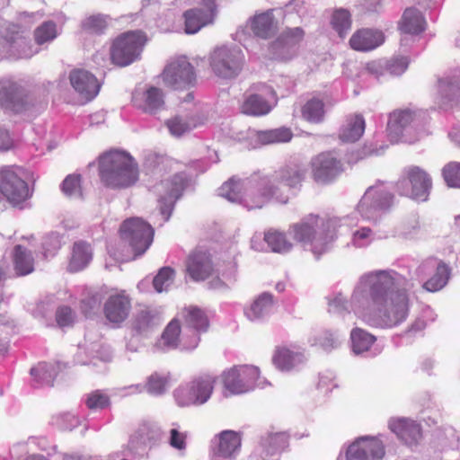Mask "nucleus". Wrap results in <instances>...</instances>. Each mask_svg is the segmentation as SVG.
I'll return each instance as SVG.
<instances>
[{"label": "nucleus", "instance_id": "nucleus-1", "mask_svg": "<svg viewBox=\"0 0 460 460\" xmlns=\"http://www.w3.org/2000/svg\"><path fill=\"white\" fill-rule=\"evenodd\" d=\"M367 298L372 302L377 319L386 327L397 325L408 315L409 297L395 273L378 270L363 275L351 299L361 304Z\"/></svg>", "mask_w": 460, "mask_h": 460}, {"label": "nucleus", "instance_id": "nucleus-2", "mask_svg": "<svg viewBox=\"0 0 460 460\" xmlns=\"http://www.w3.org/2000/svg\"><path fill=\"white\" fill-rule=\"evenodd\" d=\"M293 239L315 256L327 251L334 237V225L329 218L309 215L289 228Z\"/></svg>", "mask_w": 460, "mask_h": 460}, {"label": "nucleus", "instance_id": "nucleus-3", "mask_svg": "<svg viewBox=\"0 0 460 460\" xmlns=\"http://www.w3.org/2000/svg\"><path fill=\"white\" fill-rule=\"evenodd\" d=\"M102 181L113 189L128 188L138 180V168L128 154L114 151L105 154L100 160Z\"/></svg>", "mask_w": 460, "mask_h": 460}, {"label": "nucleus", "instance_id": "nucleus-4", "mask_svg": "<svg viewBox=\"0 0 460 460\" xmlns=\"http://www.w3.org/2000/svg\"><path fill=\"white\" fill-rule=\"evenodd\" d=\"M146 41V34L140 31L119 36L111 47V63L120 67L132 64L140 58Z\"/></svg>", "mask_w": 460, "mask_h": 460}, {"label": "nucleus", "instance_id": "nucleus-5", "mask_svg": "<svg viewBox=\"0 0 460 460\" xmlns=\"http://www.w3.org/2000/svg\"><path fill=\"white\" fill-rule=\"evenodd\" d=\"M154 228L139 217H132L123 222L120 226L121 239L130 247L136 258L144 254L154 239Z\"/></svg>", "mask_w": 460, "mask_h": 460}, {"label": "nucleus", "instance_id": "nucleus-6", "mask_svg": "<svg viewBox=\"0 0 460 460\" xmlns=\"http://www.w3.org/2000/svg\"><path fill=\"white\" fill-rule=\"evenodd\" d=\"M209 61L212 71L217 76L230 79L241 72L244 58L239 48L222 46L214 49L210 54Z\"/></svg>", "mask_w": 460, "mask_h": 460}, {"label": "nucleus", "instance_id": "nucleus-7", "mask_svg": "<svg viewBox=\"0 0 460 460\" xmlns=\"http://www.w3.org/2000/svg\"><path fill=\"white\" fill-rule=\"evenodd\" d=\"M260 370L254 366L230 368L222 375L225 388L233 394L246 393L255 386Z\"/></svg>", "mask_w": 460, "mask_h": 460}, {"label": "nucleus", "instance_id": "nucleus-8", "mask_svg": "<svg viewBox=\"0 0 460 460\" xmlns=\"http://www.w3.org/2000/svg\"><path fill=\"white\" fill-rule=\"evenodd\" d=\"M0 191L13 206L22 203L31 196L26 181L9 167L0 170Z\"/></svg>", "mask_w": 460, "mask_h": 460}, {"label": "nucleus", "instance_id": "nucleus-9", "mask_svg": "<svg viewBox=\"0 0 460 460\" xmlns=\"http://www.w3.org/2000/svg\"><path fill=\"white\" fill-rule=\"evenodd\" d=\"M162 78L165 84L181 89L192 85L196 75L192 65L185 57H181L171 61L164 67Z\"/></svg>", "mask_w": 460, "mask_h": 460}, {"label": "nucleus", "instance_id": "nucleus-10", "mask_svg": "<svg viewBox=\"0 0 460 460\" xmlns=\"http://www.w3.org/2000/svg\"><path fill=\"white\" fill-rule=\"evenodd\" d=\"M185 188V180L181 174H175L172 178L163 181L155 187L159 195L160 212L164 220L167 221L171 216L175 201L181 196Z\"/></svg>", "mask_w": 460, "mask_h": 460}, {"label": "nucleus", "instance_id": "nucleus-11", "mask_svg": "<svg viewBox=\"0 0 460 460\" xmlns=\"http://www.w3.org/2000/svg\"><path fill=\"white\" fill-rule=\"evenodd\" d=\"M385 446L376 437H360L352 442L346 452L347 460H381Z\"/></svg>", "mask_w": 460, "mask_h": 460}, {"label": "nucleus", "instance_id": "nucleus-12", "mask_svg": "<svg viewBox=\"0 0 460 460\" xmlns=\"http://www.w3.org/2000/svg\"><path fill=\"white\" fill-rule=\"evenodd\" d=\"M393 196L369 187L358 205V211L367 219H376L377 212L387 209L392 204Z\"/></svg>", "mask_w": 460, "mask_h": 460}, {"label": "nucleus", "instance_id": "nucleus-13", "mask_svg": "<svg viewBox=\"0 0 460 460\" xmlns=\"http://www.w3.org/2000/svg\"><path fill=\"white\" fill-rule=\"evenodd\" d=\"M28 103V93L25 88L10 80L0 81L1 107L19 112Z\"/></svg>", "mask_w": 460, "mask_h": 460}, {"label": "nucleus", "instance_id": "nucleus-14", "mask_svg": "<svg viewBox=\"0 0 460 460\" xmlns=\"http://www.w3.org/2000/svg\"><path fill=\"white\" fill-rule=\"evenodd\" d=\"M313 177L320 183H328L342 171V164L331 153H322L312 160Z\"/></svg>", "mask_w": 460, "mask_h": 460}, {"label": "nucleus", "instance_id": "nucleus-15", "mask_svg": "<svg viewBox=\"0 0 460 460\" xmlns=\"http://www.w3.org/2000/svg\"><path fill=\"white\" fill-rule=\"evenodd\" d=\"M217 14L215 0H202V8L185 12V31L196 33L201 27L211 23Z\"/></svg>", "mask_w": 460, "mask_h": 460}, {"label": "nucleus", "instance_id": "nucleus-16", "mask_svg": "<svg viewBox=\"0 0 460 460\" xmlns=\"http://www.w3.org/2000/svg\"><path fill=\"white\" fill-rule=\"evenodd\" d=\"M72 87L84 102H90L98 94L101 84L97 78L88 71L78 69L69 75Z\"/></svg>", "mask_w": 460, "mask_h": 460}, {"label": "nucleus", "instance_id": "nucleus-17", "mask_svg": "<svg viewBox=\"0 0 460 460\" xmlns=\"http://www.w3.org/2000/svg\"><path fill=\"white\" fill-rule=\"evenodd\" d=\"M247 25L254 36L267 40L274 36L279 29V22L273 15V10L270 9L252 16Z\"/></svg>", "mask_w": 460, "mask_h": 460}, {"label": "nucleus", "instance_id": "nucleus-18", "mask_svg": "<svg viewBox=\"0 0 460 460\" xmlns=\"http://www.w3.org/2000/svg\"><path fill=\"white\" fill-rule=\"evenodd\" d=\"M187 272L195 280H204L211 276L214 266L210 254L205 251H195L187 261Z\"/></svg>", "mask_w": 460, "mask_h": 460}, {"label": "nucleus", "instance_id": "nucleus-19", "mask_svg": "<svg viewBox=\"0 0 460 460\" xmlns=\"http://www.w3.org/2000/svg\"><path fill=\"white\" fill-rule=\"evenodd\" d=\"M402 183L411 184V190L405 191V195L413 199L426 200L431 188V179L419 167L409 170L408 179Z\"/></svg>", "mask_w": 460, "mask_h": 460}, {"label": "nucleus", "instance_id": "nucleus-20", "mask_svg": "<svg viewBox=\"0 0 460 460\" xmlns=\"http://www.w3.org/2000/svg\"><path fill=\"white\" fill-rule=\"evenodd\" d=\"M389 429L410 446L418 444L422 437L420 424L409 419H393L389 421Z\"/></svg>", "mask_w": 460, "mask_h": 460}, {"label": "nucleus", "instance_id": "nucleus-21", "mask_svg": "<svg viewBox=\"0 0 460 460\" xmlns=\"http://www.w3.org/2000/svg\"><path fill=\"white\" fill-rule=\"evenodd\" d=\"M241 447V437L234 430H224L215 438L214 453L224 458H233Z\"/></svg>", "mask_w": 460, "mask_h": 460}, {"label": "nucleus", "instance_id": "nucleus-22", "mask_svg": "<svg viewBox=\"0 0 460 460\" xmlns=\"http://www.w3.org/2000/svg\"><path fill=\"white\" fill-rule=\"evenodd\" d=\"M385 40L382 31L372 29L357 31L349 40L351 48L358 51H368L380 46Z\"/></svg>", "mask_w": 460, "mask_h": 460}, {"label": "nucleus", "instance_id": "nucleus-23", "mask_svg": "<svg viewBox=\"0 0 460 460\" xmlns=\"http://www.w3.org/2000/svg\"><path fill=\"white\" fill-rule=\"evenodd\" d=\"M160 324V313L156 309L151 307L140 309L136 314L132 323L133 330L140 335H147Z\"/></svg>", "mask_w": 460, "mask_h": 460}, {"label": "nucleus", "instance_id": "nucleus-24", "mask_svg": "<svg viewBox=\"0 0 460 460\" xmlns=\"http://www.w3.org/2000/svg\"><path fill=\"white\" fill-rule=\"evenodd\" d=\"M129 309V300L121 295L110 296L104 305L105 316L112 323L123 322L128 317Z\"/></svg>", "mask_w": 460, "mask_h": 460}, {"label": "nucleus", "instance_id": "nucleus-25", "mask_svg": "<svg viewBox=\"0 0 460 460\" xmlns=\"http://www.w3.org/2000/svg\"><path fill=\"white\" fill-rule=\"evenodd\" d=\"M412 119V113L408 110L395 111L390 114L387 132L391 142L397 143L401 139L403 130L411 124Z\"/></svg>", "mask_w": 460, "mask_h": 460}, {"label": "nucleus", "instance_id": "nucleus-26", "mask_svg": "<svg viewBox=\"0 0 460 460\" xmlns=\"http://www.w3.org/2000/svg\"><path fill=\"white\" fill-rule=\"evenodd\" d=\"M425 26L426 22L421 13L412 7L405 9L399 23L400 31L411 35H417L424 31Z\"/></svg>", "mask_w": 460, "mask_h": 460}, {"label": "nucleus", "instance_id": "nucleus-27", "mask_svg": "<svg viewBox=\"0 0 460 460\" xmlns=\"http://www.w3.org/2000/svg\"><path fill=\"white\" fill-rule=\"evenodd\" d=\"M13 262L17 276H25L34 270V258L31 252L20 244L13 248Z\"/></svg>", "mask_w": 460, "mask_h": 460}, {"label": "nucleus", "instance_id": "nucleus-28", "mask_svg": "<svg viewBox=\"0 0 460 460\" xmlns=\"http://www.w3.org/2000/svg\"><path fill=\"white\" fill-rule=\"evenodd\" d=\"M252 137H255L260 145H270L285 143L291 140L293 134L288 128H279L264 131H252Z\"/></svg>", "mask_w": 460, "mask_h": 460}, {"label": "nucleus", "instance_id": "nucleus-29", "mask_svg": "<svg viewBox=\"0 0 460 460\" xmlns=\"http://www.w3.org/2000/svg\"><path fill=\"white\" fill-rule=\"evenodd\" d=\"M304 362V355L281 348L276 350L273 356L274 365L282 371H289Z\"/></svg>", "mask_w": 460, "mask_h": 460}, {"label": "nucleus", "instance_id": "nucleus-30", "mask_svg": "<svg viewBox=\"0 0 460 460\" xmlns=\"http://www.w3.org/2000/svg\"><path fill=\"white\" fill-rule=\"evenodd\" d=\"M93 252L90 245L84 242L74 244L72 256L68 265L70 271H79L88 265L92 260Z\"/></svg>", "mask_w": 460, "mask_h": 460}, {"label": "nucleus", "instance_id": "nucleus-31", "mask_svg": "<svg viewBox=\"0 0 460 460\" xmlns=\"http://www.w3.org/2000/svg\"><path fill=\"white\" fill-rule=\"evenodd\" d=\"M270 110L269 102L256 93L246 96L241 106L242 112L251 116L266 115Z\"/></svg>", "mask_w": 460, "mask_h": 460}, {"label": "nucleus", "instance_id": "nucleus-32", "mask_svg": "<svg viewBox=\"0 0 460 460\" xmlns=\"http://www.w3.org/2000/svg\"><path fill=\"white\" fill-rule=\"evenodd\" d=\"M215 382L216 378L208 375L199 376L188 384L194 394L198 396V404H203L210 398Z\"/></svg>", "mask_w": 460, "mask_h": 460}, {"label": "nucleus", "instance_id": "nucleus-33", "mask_svg": "<svg viewBox=\"0 0 460 460\" xmlns=\"http://www.w3.org/2000/svg\"><path fill=\"white\" fill-rule=\"evenodd\" d=\"M198 124V119L189 115H176L166 122L170 133L175 137H181L190 131L192 128H196Z\"/></svg>", "mask_w": 460, "mask_h": 460}, {"label": "nucleus", "instance_id": "nucleus-34", "mask_svg": "<svg viewBox=\"0 0 460 460\" xmlns=\"http://www.w3.org/2000/svg\"><path fill=\"white\" fill-rule=\"evenodd\" d=\"M365 130V120L361 115H356L347 120L342 128L340 138L343 142H355L360 138Z\"/></svg>", "mask_w": 460, "mask_h": 460}, {"label": "nucleus", "instance_id": "nucleus-35", "mask_svg": "<svg viewBox=\"0 0 460 460\" xmlns=\"http://www.w3.org/2000/svg\"><path fill=\"white\" fill-rule=\"evenodd\" d=\"M288 444V437L285 433L270 434L262 438L261 447L263 458L275 456L281 452Z\"/></svg>", "mask_w": 460, "mask_h": 460}, {"label": "nucleus", "instance_id": "nucleus-36", "mask_svg": "<svg viewBox=\"0 0 460 460\" xmlns=\"http://www.w3.org/2000/svg\"><path fill=\"white\" fill-rule=\"evenodd\" d=\"M264 241L270 247L273 252L284 253L289 252L293 244L286 234L276 229H270L264 234Z\"/></svg>", "mask_w": 460, "mask_h": 460}, {"label": "nucleus", "instance_id": "nucleus-37", "mask_svg": "<svg viewBox=\"0 0 460 460\" xmlns=\"http://www.w3.org/2000/svg\"><path fill=\"white\" fill-rule=\"evenodd\" d=\"M350 340L352 350L355 354H361L367 351L376 341V337L360 328L351 331Z\"/></svg>", "mask_w": 460, "mask_h": 460}, {"label": "nucleus", "instance_id": "nucleus-38", "mask_svg": "<svg viewBox=\"0 0 460 460\" xmlns=\"http://www.w3.org/2000/svg\"><path fill=\"white\" fill-rule=\"evenodd\" d=\"M181 315L185 323L197 331L205 332L208 329V322L204 313L196 306L185 307Z\"/></svg>", "mask_w": 460, "mask_h": 460}, {"label": "nucleus", "instance_id": "nucleus-39", "mask_svg": "<svg viewBox=\"0 0 460 460\" xmlns=\"http://www.w3.org/2000/svg\"><path fill=\"white\" fill-rule=\"evenodd\" d=\"M243 183L234 177L226 181L218 190L219 196L233 203L243 201Z\"/></svg>", "mask_w": 460, "mask_h": 460}, {"label": "nucleus", "instance_id": "nucleus-40", "mask_svg": "<svg viewBox=\"0 0 460 460\" xmlns=\"http://www.w3.org/2000/svg\"><path fill=\"white\" fill-rule=\"evenodd\" d=\"M58 374V366L51 363L42 362L31 369V375L39 383L52 385Z\"/></svg>", "mask_w": 460, "mask_h": 460}, {"label": "nucleus", "instance_id": "nucleus-41", "mask_svg": "<svg viewBox=\"0 0 460 460\" xmlns=\"http://www.w3.org/2000/svg\"><path fill=\"white\" fill-rule=\"evenodd\" d=\"M164 105V93L157 87H150L146 92L144 110L148 113H155Z\"/></svg>", "mask_w": 460, "mask_h": 460}, {"label": "nucleus", "instance_id": "nucleus-42", "mask_svg": "<svg viewBox=\"0 0 460 460\" xmlns=\"http://www.w3.org/2000/svg\"><path fill=\"white\" fill-rule=\"evenodd\" d=\"M449 279V270L445 263H439L432 278L426 281L423 287L431 292L440 290L446 286Z\"/></svg>", "mask_w": 460, "mask_h": 460}, {"label": "nucleus", "instance_id": "nucleus-43", "mask_svg": "<svg viewBox=\"0 0 460 460\" xmlns=\"http://www.w3.org/2000/svg\"><path fill=\"white\" fill-rule=\"evenodd\" d=\"M332 24L341 38H343L351 27V17L348 10L341 8L334 11Z\"/></svg>", "mask_w": 460, "mask_h": 460}, {"label": "nucleus", "instance_id": "nucleus-44", "mask_svg": "<svg viewBox=\"0 0 460 460\" xmlns=\"http://www.w3.org/2000/svg\"><path fill=\"white\" fill-rule=\"evenodd\" d=\"M440 93L449 101L460 96V82L456 76H446L438 80Z\"/></svg>", "mask_w": 460, "mask_h": 460}, {"label": "nucleus", "instance_id": "nucleus-45", "mask_svg": "<svg viewBox=\"0 0 460 460\" xmlns=\"http://www.w3.org/2000/svg\"><path fill=\"white\" fill-rule=\"evenodd\" d=\"M304 37V31L301 28L288 29L285 31L279 38L273 43L272 47L275 49L279 48H289L302 40Z\"/></svg>", "mask_w": 460, "mask_h": 460}, {"label": "nucleus", "instance_id": "nucleus-46", "mask_svg": "<svg viewBox=\"0 0 460 460\" xmlns=\"http://www.w3.org/2000/svg\"><path fill=\"white\" fill-rule=\"evenodd\" d=\"M181 326L178 320L173 319L163 332L161 342L167 349H175L179 345Z\"/></svg>", "mask_w": 460, "mask_h": 460}, {"label": "nucleus", "instance_id": "nucleus-47", "mask_svg": "<svg viewBox=\"0 0 460 460\" xmlns=\"http://www.w3.org/2000/svg\"><path fill=\"white\" fill-rule=\"evenodd\" d=\"M323 103L320 100L313 99L307 102L303 109V118L310 122H320L323 118Z\"/></svg>", "mask_w": 460, "mask_h": 460}, {"label": "nucleus", "instance_id": "nucleus-48", "mask_svg": "<svg viewBox=\"0 0 460 460\" xmlns=\"http://www.w3.org/2000/svg\"><path fill=\"white\" fill-rule=\"evenodd\" d=\"M305 172L297 167H287L281 169L277 175V180L287 186L296 187L304 179Z\"/></svg>", "mask_w": 460, "mask_h": 460}, {"label": "nucleus", "instance_id": "nucleus-49", "mask_svg": "<svg viewBox=\"0 0 460 460\" xmlns=\"http://www.w3.org/2000/svg\"><path fill=\"white\" fill-rule=\"evenodd\" d=\"M277 187L273 182H268L265 186L261 190V194L259 198L255 200L251 199V200H245L244 206L249 209L261 208L264 206V204L273 196L277 194Z\"/></svg>", "mask_w": 460, "mask_h": 460}, {"label": "nucleus", "instance_id": "nucleus-50", "mask_svg": "<svg viewBox=\"0 0 460 460\" xmlns=\"http://www.w3.org/2000/svg\"><path fill=\"white\" fill-rule=\"evenodd\" d=\"M271 296L268 293H263L251 305L250 308L246 311V315L252 320L260 318L271 305Z\"/></svg>", "mask_w": 460, "mask_h": 460}, {"label": "nucleus", "instance_id": "nucleus-51", "mask_svg": "<svg viewBox=\"0 0 460 460\" xmlns=\"http://www.w3.org/2000/svg\"><path fill=\"white\" fill-rule=\"evenodd\" d=\"M107 27L106 16L102 14H93L85 18L82 22V28L93 34H101Z\"/></svg>", "mask_w": 460, "mask_h": 460}, {"label": "nucleus", "instance_id": "nucleus-52", "mask_svg": "<svg viewBox=\"0 0 460 460\" xmlns=\"http://www.w3.org/2000/svg\"><path fill=\"white\" fill-rule=\"evenodd\" d=\"M173 396L176 403L180 407H188L190 405H199L198 396L194 394L193 390L190 388L189 385L180 386L173 392Z\"/></svg>", "mask_w": 460, "mask_h": 460}, {"label": "nucleus", "instance_id": "nucleus-53", "mask_svg": "<svg viewBox=\"0 0 460 460\" xmlns=\"http://www.w3.org/2000/svg\"><path fill=\"white\" fill-rule=\"evenodd\" d=\"M442 173L448 187L460 188V163L447 164L443 168Z\"/></svg>", "mask_w": 460, "mask_h": 460}, {"label": "nucleus", "instance_id": "nucleus-54", "mask_svg": "<svg viewBox=\"0 0 460 460\" xmlns=\"http://www.w3.org/2000/svg\"><path fill=\"white\" fill-rule=\"evenodd\" d=\"M62 190L68 197L81 198L82 189L80 175H68L62 183Z\"/></svg>", "mask_w": 460, "mask_h": 460}, {"label": "nucleus", "instance_id": "nucleus-55", "mask_svg": "<svg viewBox=\"0 0 460 460\" xmlns=\"http://www.w3.org/2000/svg\"><path fill=\"white\" fill-rule=\"evenodd\" d=\"M34 36L38 44H43L54 40L57 37L56 24L52 22H44L37 28Z\"/></svg>", "mask_w": 460, "mask_h": 460}, {"label": "nucleus", "instance_id": "nucleus-56", "mask_svg": "<svg viewBox=\"0 0 460 460\" xmlns=\"http://www.w3.org/2000/svg\"><path fill=\"white\" fill-rule=\"evenodd\" d=\"M174 271L169 267L160 270L153 280L154 288L157 292L165 290L172 283Z\"/></svg>", "mask_w": 460, "mask_h": 460}, {"label": "nucleus", "instance_id": "nucleus-57", "mask_svg": "<svg viewBox=\"0 0 460 460\" xmlns=\"http://www.w3.org/2000/svg\"><path fill=\"white\" fill-rule=\"evenodd\" d=\"M86 404L90 410H102L110 405V399L100 391H95L88 395Z\"/></svg>", "mask_w": 460, "mask_h": 460}, {"label": "nucleus", "instance_id": "nucleus-58", "mask_svg": "<svg viewBox=\"0 0 460 460\" xmlns=\"http://www.w3.org/2000/svg\"><path fill=\"white\" fill-rule=\"evenodd\" d=\"M166 380L155 374L150 376L146 384L148 393L152 394H161L165 391Z\"/></svg>", "mask_w": 460, "mask_h": 460}, {"label": "nucleus", "instance_id": "nucleus-59", "mask_svg": "<svg viewBox=\"0 0 460 460\" xmlns=\"http://www.w3.org/2000/svg\"><path fill=\"white\" fill-rule=\"evenodd\" d=\"M56 319L60 327H66L74 323L75 314L70 307L61 306L57 310Z\"/></svg>", "mask_w": 460, "mask_h": 460}, {"label": "nucleus", "instance_id": "nucleus-60", "mask_svg": "<svg viewBox=\"0 0 460 460\" xmlns=\"http://www.w3.org/2000/svg\"><path fill=\"white\" fill-rule=\"evenodd\" d=\"M186 433L181 432L176 429H172L170 430L168 442L172 447L179 451H183L186 448Z\"/></svg>", "mask_w": 460, "mask_h": 460}, {"label": "nucleus", "instance_id": "nucleus-61", "mask_svg": "<svg viewBox=\"0 0 460 460\" xmlns=\"http://www.w3.org/2000/svg\"><path fill=\"white\" fill-rule=\"evenodd\" d=\"M408 65V58L402 57L400 58L391 60L390 63L387 65V69L390 72V74L400 75L407 69Z\"/></svg>", "mask_w": 460, "mask_h": 460}, {"label": "nucleus", "instance_id": "nucleus-62", "mask_svg": "<svg viewBox=\"0 0 460 460\" xmlns=\"http://www.w3.org/2000/svg\"><path fill=\"white\" fill-rule=\"evenodd\" d=\"M339 341L337 338L333 336V334L330 332H325L322 337L319 339V344L320 346L328 350L332 349L333 348H336L338 346Z\"/></svg>", "mask_w": 460, "mask_h": 460}, {"label": "nucleus", "instance_id": "nucleus-63", "mask_svg": "<svg viewBox=\"0 0 460 460\" xmlns=\"http://www.w3.org/2000/svg\"><path fill=\"white\" fill-rule=\"evenodd\" d=\"M13 146V140L9 132L0 128V151H7Z\"/></svg>", "mask_w": 460, "mask_h": 460}, {"label": "nucleus", "instance_id": "nucleus-64", "mask_svg": "<svg viewBox=\"0 0 460 460\" xmlns=\"http://www.w3.org/2000/svg\"><path fill=\"white\" fill-rule=\"evenodd\" d=\"M331 311L341 313L343 311H347V302L345 298L341 296H338L333 299L332 303H330Z\"/></svg>", "mask_w": 460, "mask_h": 460}]
</instances>
